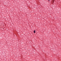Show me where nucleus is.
Listing matches in <instances>:
<instances>
[{
  "label": "nucleus",
  "mask_w": 61,
  "mask_h": 61,
  "mask_svg": "<svg viewBox=\"0 0 61 61\" xmlns=\"http://www.w3.org/2000/svg\"><path fill=\"white\" fill-rule=\"evenodd\" d=\"M50 0H48V1H50Z\"/></svg>",
  "instance_id": "3"
},
{
  "label": "nucleus",
  "mask_w": 61,
  "mask_h": 61,
  "mask_svg": "<svg viewBox=\"0 0 61 61\" xmlns=\"http://www.w3.org/2000/svg\"><path fill=\"white\" fill-rule=\"evenodd\" d=\"M55 0H52L51 1V4H53Z\"/></svg>",
  "instance_id": "1"
},
{
  "label": "nucleus",
  "mask_w": 61,
  "mask_h": 61,
  "mask_svg": "<svg viewBox=\"0 0 61 61\" xmlns=\"http://www.w3.org/2000/svg\"><path fill=\"white\" fill-rule=\"evenodd\" d=\"M34 33H36V30H34Z\"/></svg>",
  "instance_id": "2"
}]
</instances>
